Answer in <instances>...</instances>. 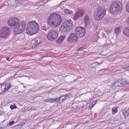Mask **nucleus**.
<instances>
[{"label":"nucleus","instance_id":"1","mask_svg":"<svg viewBox=\"0 0 129 129\" xmlns=\"http://www.w3.org/2000/svg\"><path fill=\"white\" fill-rule=\"evenodd\" d=\"M61 18L60 15L58 14H52L48 17L47 22L51 27L54 28H56L60 24Z\"/></svg>","mask_w":129,"mask_h":129},{"label":"nucleus","instance_id":"2","mask_svg":"<svg viewBox=\"0 0 129 129\" xmlns=\"http://www.w3.org/2000/svg\"><path fill=\"white\" fill-rule=\"evenodd\" d=\"M122 9V3L119 1L113 2L111 5L110 10L111 13L114 14H118Z\"/></svg>","mask_w":129,"mask_h":129},{"label":"nucleus","instance_id":"3","mask_svg":"<svg viewBox=\"0 0 129 129\" xmlns=\"http://www.w3.org/2000/svg\"><path fill=\"white\" fill-rule=\"evenodd\" d=\"M39 29L38 24L35 22L31 21L27 23L26 30L30 34L33 35L37 33Z\"/></svg>","mask_w":129,"mask_h":129},{"label":"nucleus","instance_id":"4","mask_svg":"<svg viewBox=\"0 0 129 129\" xmlns=\"http://www.w3.org/2000/svg\"><path fill=\"white\" fill-rule=\"evenodd\" d=\"M106 10L103 7H99L94 14V17L96 20L98 21L101 19L106 14Z\"/></svg>","mask_w":129,"mask_h":129},{"label":"nucleus","instance_id":"5","mask_svg":"<svg viewBox=\"0 0 129 129\" xmlns=\"http://www.w3.org/2000/svg\"><path fill=\"white\" fill-rule=\"evenodd\" d=\"M14 30V34L18 35L22 32L25 29L26 26L25 23L23 22H21L16 26Z\"/></svg>","mask_w":129,"mask_h":129},{"label":"nucleus","instance_id":"6","mask_svg":"<svg viewBox=\"0 0 129 129\" xmlns=\"http://www.w3.org/2000/svg\"><path fill=\"white\" fill-rule=\"evenodd\" d=\"M10 29L8 27L5 26L0 31V37L5 38L9 36Z\"/></svg>","mask_w":129,"mask_h":129},{"label":"nucleus","instance_id":"7","mask_svg":"<svg viewBox=\"0 0 129 129\" xmlns=\"http://www.w3.org/2000/svg\"><path fill=\"white\" fill-rule=\"evenodd\" d=\"M57 37V33L54 29L50 30L47 35V38L50 41H52L55 40Z\"/></svg>","mask_w":129,"mask_h":129},{"label":"nucleus","instance_id":"8","mask_svg":"<svg viewBox=\"0 0 129 129\" xmlns=\"http://www.w3.org/2000/svg\"><path fill=\"white\" fill-rule=\"evenodd\" d=\"M75 33L78 37L82 38L85 35V29L81 27H78L75 29Z\"/></svg>","mask_w":129,"mask_h":129},{"label":"nucleus","instance_id":"9","mask_svg":"<svg viewBox=\"0 0 129 129\" xmlns=\"http://www.w3.org/2000/svg\"><path fill=\"white\" fill-rule=\"evenodd\" d=\"M18 22V19L16 17H13L9 19L8 21V24L12 27H14L17 25Z\"/></svg>","mask_w":129,"mask_h":129},{"label":"nucleus","instance_id":"10","mask_svg":"<svg viewBox=\"0 0 129 129\" xmlns=\"http://www.w3.org/2000/svg\"><path fill=\"white\" fill-rule=\"evenodd\" d=\"M78 41L77 36L74 33H71L68 38V42L69 43L77 42Z\"/></svg>","mask_w":129,"mask_h":129},{"label":"nucleus","instance_id":"11","mask_svg":"<svg viewBox=\"0 0 129 129\" xmlns=\"http://www.w3.org/2000/svg\"><path fill=\"white\" fill-rule=\"evenodd\" d=\"M84 12V11L83 10H78L73 16L74 19L77 20L79 18L83 16Z\"/></svg>","mask_w":129,"mask_h":129},{"label":"nucleus","instance_id":"12","mask_svg":"<svg viewBox=\"0 0 129 129\" xmlns=\"http://www.w3.org/2000/svg\"><path fill=\"white\" fill-rule=\"evenodd\" d=\"M70 29L69 28L67 27L65 24L63 23L62 24L59 28L60 31L62 33H63L66 32H68Z\"/></svg>","mask_w":129,"mask_h":129},{"label":"nucleus","instance_id":"13","mask_svg":"<svg viewBox=\"0 0 129 129\" xmlns=\"http://www.w3.org/2000/svg\"><path fill=\"white\" fill-rule=\"evenodd\" d=\"M63 23L65 24L66 26L67 27L69 28L70 29L71 27H72L73 22L72 21L70 20L66 19L64 20Z\"/></svg>","mask_w":129,"mask_h":129},{"label":"nucleus","instance_id":"14","mask_svg":"<svg viewBox=\"0 0 129 129\" xmlns=\"http://www.w3.org/2000/svg\"><path fill=\"white\" fill-rule=\"evenodd\" d=\"M41 42L40 40H35L34 41V42H33V44L32 46V47L33 48H34L36 47H37L38 45H39Z\"/></svg>","mask_w":129,"mask_h":129},{"label":"nucleus","instance_id":"15","mask_svg":"<svg viewBox=\"0 0 129 129\" xmlns=\"http://www.w3.org/2000/svg\"><path fill=\"white\" fill-rule=\"evenodd\" d=\"M66 37L64 35L63 36H60L57 40V43L58 44L61 43L64 40V39Z\"/></svg>","mask_w":129,"mask_h":129},{"label":"nucleus","instance_id":"16","mask_svg":"<svg viewBox=\"0 0 129 129\" xmlns=\"http://www.w3.org/2000/svg\"><path fill=\"white\" fill-rule=\"evenodd\" d=\"M119 81L120 83H121L120 84L123 85L121 87L126 86L128 84V83L124 79H119Z\"/></svg>","mask_w":129,"mask_h":129},{"label":"nucleus","instance_id":"17","mask_svg":"<svg viewBox=\"0 0 129 129\" xmlns=\"http://www.w3.org/2000/svg\"><path fill=\"white\" fill-rule=\"evenodd\" d=\"M119 80L118 81L115 82L113 83V87L114 88H116L117 87H121L123 86L122 85L120 84Z\"/></svg>","mask_w":129,"mask_h":129},{"label":"nucleus","instance_id":"18","mask_svg":"<svg viewBox=\"0 0 129 129\" xmlns=\"http://www.w3.org/2000/svg\"><path fill=\"white\" fill-rule=\"evenodd\" d=\"M84 21L85 24L88 25L89 22V18L87 15L85 16L84 18Z\"/></svg>","mask_w":129,"mask_h":129},{"label":"nucleus","instance_id":"19","mask_svg":"<svg viewBox=\"0 0 129 129\" xmlns=\"http://www.w3.org/2000/svg\"><path fill=\"white\" fill-rule=\"evenodd\" d=\"M123 33L126 36L129 37V27L125 28L123 30Z\"/></svg>","mask_w":129,"mask_h":129},{"label":"nucleus","instance_id":"20","mask_svg":"<svg viewBox=\"0 0 129 129\" xmlns=\"http://www.w3.org/2000/svg\"><path fill=\"white\" fill-rule=\"evenodd\" d=\"M123 115L125 117L128 116L129 114V110H125L122 111Z\"/></svg>","mask_w":129,"mask_h":129},{"label":"nucleus","instance_id":"21","mask_svg":"<svg viewBox=\"0 0 129 129\" xmlns=\"http://www.w3.org/2000/svg\"><path fill=\"white\" fill-rule=\"evenodd\" d=\"M64 12L67 15H70L71 14H72L73 13L72 11H70L68 9H64Z\"/></svg>","mask_w":129,"mask_h":129},{"label":"nucleus","instance_id":"22","mask_svg":"<svg viewBox=\"0 0 129 129\" xmlns=\"http://www.w3.org/2000/svg\"><path fill=\"white\" fill-rule=\"evenodd\" d=\"M118 112V108L117 107H113L112 108V114H114Z\"/></svg>","mask_w":129,"mask_h":129},{"label":"nucleus","instance_id":"23","mask_svg":"<svg viewBox=\"0 0 129 129\" xmlns=\"http://www.w3.org/2000/svg\"><path fill=\"white\" fill-rule=\"evenodd\" d=\"M5 86L7 90L11 87L12 85L10 84H9L5 83Z\"/></svg>","mask_w":129,"mask_h":129},{"label":"nucleus","instance_id":"24","mask_svg":"<svg viewBox=\"0 0 129 129\" xmlns=\"http://www.w3.org/2000/svg\"><path fill=\"white\" fill-rule=\"evenodd\" d=\"M120 31V28L119 27H118L115 29V32L116 34H118Z\"/></svg>","mask_w":129,"mask_h":129},{"label":"nucleus","instance_id":"25","mask_svg":"<svg viewBox=\"0 0 129 129\" xmlns=\"http://www.w3.org/2000/svg\"><path fill=\"white\" fill-rule=\"evenodd\" d=\"M5 83H4L1 86V87L2 89H3V91H7V89L5 86Z\"/></svg>","mask_w":129,"mask_h":129},{"label":"nucleus","instance_id":"26","mask_svg":"<svg viewBox=\"0 0 129 129\" xmlns=\"http://www.w3.org/2000/svg\"><path fill=\"white\" fill-rule=\"evenodd\" d=\"M126 11L129 13V1L126 4Z\"/></svg>","mask_w":129,"mask_h":129},{"label":"nucleus","instance_id":"27","mask_svg":"<svg viewBox=\"0 0 129 129\" xmlns=\"http://www.w3.org/2000/svg\"><path fill=\"white\" fill-rule=\"evenodd\" d=\"M64 96H61L59 98V102H62L64 100H65V99H63Z\"/></svg>","mask_w":129,"mask_h":129},{"label":"nucleus","instance_id":"28","mask_svg":"<svg viewBox=\"0 0 129 129\" xmlns=\"http://www.w3.org/2000/svg\"><path fill=\"white\" fill-rule=\"evenodd\" d=\"M17 108V107L15 105V106H13L12 105H11L10 108L12 109H14L16 108Z\"/></svg>","mask_w":129,"mask_h":129},{"label":"nucleus","instance_id":"29","mask_svg":"<svg viewBox=\"0 0 129 129\" xmlns=\"http://www.w3.org/2000/svg\"><path fill=\"white\" fill-rule=\"evenodd\" d=\"M62 96H64V97H63V99H65V100H66V99H67L68 98L69 96H68V95H63Z\"/></svg>","mask_w":129,"mask_h":129},{"label":"nucleus","instance_id":"30","mask_svg":"<svg viewBox=\"0 0 129 129\" xmlns=\"http://www.w3.org/2000/svg\"><path fill=\"white\" fill-rule=\"evenodd\" d=\"M14 122V121H12L10 122L9 124V125L11 126L12 125Z\"/></svg>","mask_w":129,"mask_h":129},{"label":"nucleus","instance_id":"31","mask_svg":"<svg viewBox=\"0 0 129 129\" xmlns=\"http://www.w3.org/2000/svg\"><path fill=\"white\" fill-rule=\"evenodd\" d=\"M49 99L50 100L49 101L50 103L54 101V98L50 99Z\"/></svg>","mask_w":129,"mask_h":129},{"label":"nucleus","instance_id":"32","mask_svg":"<svg viewBox=\"0 0 129 129\" xmlns=\"http://www.w3.org/2000/svg\"><path fill=\"white\" fill-rule=\"evenodd\" d=\"M49 100H49V99H46V100H44V101L45 102H50Z\"/></svg>","mask_w":129,"mask_h":129},{"label":"nucleus","instance_id":"33","mask_svg":"<svg viewBox=\"0 0 129 129\" xmlns=\"http://www.w3.org/2000/svg\"><path fill=\"white\" fill-rule=\"evenodd\" d=\"M59 98H57L55 99V100L54 99V101H55V102H59Z\"/></svg>","mask_w":129,"mask_h":129},{"label":"nucleus","instance_id":"34","mask_svg":"<svg viewBox=\"0 0 129 129\" xmlns=\"http://www.w3.org/2000/svg\"><path fill=\"white\" fill-rule=\"evenodd\" d=\"M42 29L44 30H46V27L45 26H43L42 27Z\"/></svg>","mask_w":129,"mask_h":129},{"label":"nucleus","instance_id":"35","mask_svg":"<svg viewBox=\"0 0 129 129\" xmlns=\"http://www.w3.org/2000/svg\"><path fill=\"white\" fill-rule=\"evenodd\" d=\"M41 2L45 4L47 2V0H43Z\"/></svg>","mask_w":129,"mask_h":129},{"label":"nucleus","instance_id":"36","mask_svg":"<svg viewBox=\"0 0 129 129\" xmlns=\"http://www.w3.org/2000/svg\"><path fill=\"white\" fill-rule=\"evenodd\" d=\"M94 104L93 105H92V104H93V103H92V107H93V106H94V105L95 104V103H96V102H95V101H93L92 102V103H94Z\"/></svg>","mask_w":129,"mask_h":129},{"label":"nucleus","instance_id":"37","mask_svg":"<svg viewBox=\"0 0 129 129\" xmlns=\"http://www.w3.org/2000/svg\"><path fill=\"white\" fill-rule=\"evenodd\" d=\"M6 60H8L9 61H10V60H9V58L8 57H7L6 59Z\"/></svg>","mask_w":129,"mask_h":129},{"label":"nucleus","instance_id":"38","mask_svg":"<svg viewBox=\"0 0 129 129\" xmlns=\"http://www.w3.org/2000/svg\"><path fill=\"white\" fill-rule=\"evenodd\" d=\"M80 108V107H78V106H77L76 108V109H79Z\"/></svg>","mask_w":129,"mask_h":129},{"label":"nucleus","instance_id":"39","mask_svg":"<svg viewBox=\"0 0 129 129\" xmlns=\"http://www.w3.org/2000/svg\"><path fill=\"white\" fill-rule=\"evenodd\" d=\"M127 21L129 24V17L127 19Z\"/></svg>","mask_w":129,"mask_h":129},{"label":"nucleus","instance_id":"40","mask_svg":"<svg viewBox=\"0 0 129 129\" xmlns=\"http://www.w3.org/2000/svg\"><path fill=\"white\" fill-rule=\"evenodd\" d=\"M127 71L129 70V66H128L127 67Z\"/></svg>","mask_w":129,"mask_h":129},{"label":"nucleus","instance_id":"41","mask_svg":"<svg viewBox=\"0 0 129 129\" xmlns=\"http://www.w3.org/2000/svg\"><path fill=\"white\" fill-rule=\"evenodd\" d=\"M123 68V69H125L126 70H127V67L126 68V67Z\"/></svg>","mask_w":129,"mask_h":129},{"label":"nucleus","instance_id":"42","mask_svg":"<svg viewBox=\"0 0 129 129\" xmlns=\"http://www.w3.org/2000/svg\"><path fill=\"white\" fill-rule=\"evenodd\" d=\"M96 63L98 64V65H99L100 64V63H98V62H96Z\"/></svg>","mask_w":129,"mask_h":129},{"label":"nucleus","instance_id":"43","mask_svg":"<svg viewBox=\"0 0 129 129\" xmlns=\"http://www.w3.org/2000/svg\"><path fill=\"white\" fill-rule=\"evenodd\" d=\"M111 30H110L109 31V33H111Z\"/></svg>","mask_w":129,"mask_h":129},{"label":"nucleus","instance_id":"44","mask_svg":"<svg viewBox=\"0 0 129 129\" xmlns=\"http://www.w3.org/2000/svg\"><path fill=\"white\" fill-rule=\"evenodd\" d=\"M103 1H106V0H103Z\"/></svg>","mask_w":129,"mask_h":129},{"label":"nucleus","instance_id":"45","mask_svg":"<svg viewBox=\"0 0 129 129\" xmlns=\"http://www.w3.org/2000/svg\"><path fill=\"white\" fill-rule=\"evenodd\" d=\"M81 48H80V49H79V50H81Z\"/></svg>","mask_w":129,"mask_h":129},{"label":"nucleus","instance_id":"46","mask_svg":"<svg viewBox=\"0 0 129 129\" xmlns=\"http://www.w3.org/2000/svg\"><path fill=\"white\" fill-rule=\"evenodd\" d=\"M45 56H43V57H45Z\"/></svg>","mask_w":129,"mask_h":129},{"label":"nucleus","instance_id":"47","mask_svg":"<svg viewBox=\"0 0 129 129\" xmlns=\"http://www.w3.org/2000/svg\"><path fill=\"white\" fill-rule=\"evenodd\" d=\"M23 87H24H24H25V86H23Z\"/></svg>","mask_w":129,"mask_h":129},{"label":"nucleus","instance_id":"48","mask_svg":"<svg viewBox=\"0 0 129 129\" xmlns=\"http://www.w3.org/2000/svg\"><path fill=\"white\" fill-rule=\"evenodd\" d=\"M76 79H76L75 80H74V81H75V80H76Z\"/></svg>","mask_w":129,"mask_h":129}]
</instances>
